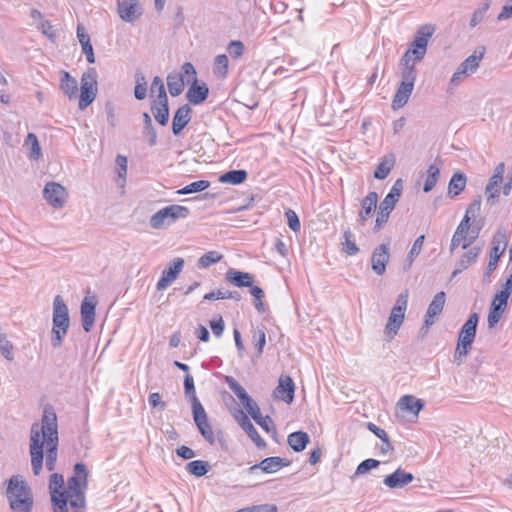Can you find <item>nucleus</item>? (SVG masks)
I'll return each mask as SVG.
<instances>
[{
  "mask_svg": "<svg viewBox=\"0 0 512 512\" xmlns=\"http://www.w3.org/2000/svg\"><path fill=\"white\" fill-rule=\"evenodd\" d=\"M440 175V165L433 163L427 169V175L423 186L425 193L430 192L436 185Z\"/></svg>",
  "mask_w": 512,
  "mask_h": 512,
  "instance_id": "e433bc0d",
  "label": "nucleus"
},
{
  "mask_svg": "<svg viewBox=\"0 0 512 512\" xmlns=\"http://www.w3.org/2000/svg\"><path fill=\"white\" fill-rule=\"evenodd\" d=\"M392 167L393 163H389L386 160L380 162L374 171V177L379 180L385 179L389 175Z\"/></svg>",
  "mask_w": 512,
  "mask_h": 512,
  "instance_id": "13d9d810",
  "label": "nucleus"
},
{
  "mask_svg": "<svg viewBox=\"0 0 512 512\" xmlns=\"http://www.w3.org/2000/svg\"><path fill=\"white\" fill-rule=\"evenodd\" d=\"M184 266L182 258H175L167 268L162 271V275L157 282L156 288L158 291L165 290L172 282H174Z\"/></svg>",
  "mask_w": 512,
  "mask_h": 512,
  "instance_id": "2eb2a0df",
  "label": "nucleus"
},
{
  "mask_svg": "<svg viewBox=\"0 0 512 512\" xmlns=\"http://www.w3.org/2000/svg\"><path fill=\"white\" fill-rule=\"evenodd\" d=\"M118 13L120 18L126 22H133L142 11L138 0H121L118 2Z\"/></svg>",
  "mask_w": 512,
  "mask_h": 512,
  "instance_id": "393cba45",
  "label": "nucleus"
},
{
  "mask_svg": "<svg viewBox=\"0 0 512 512\" xmlns=\"http://www.w3.org/2000/svg\"><path fill=\"white\" fill-rule=\"evenodd\" d=\"M408 305V291L400 293L396 299V303L393 306L391 313L398 314L402 318H405V311Z\"/></svg>",
  "mask_w": 512,
  "mask_h": 512,
  "instance_id": "864d4df0",
  "label": "nucleus"
},
{
  "mask_svg": "<svg viewBox=\"0 0 512 512\" xmlns=\"http://www.w3.org/2000/svg\"><path fill=\"white\" fill-rule=\"evenodd\" d=\"M226 383L239 400H243V398L248 395L246 390L233 377L227 376Z\"/></svg>",
  "mask_w": 512,
  "mask_h": 512,
  "instance_id": "4d7b16f0",
  "label": "nucleus"
},
{
  "mask_svg": "<svg viewBox=\"0 0 512 512\" xmlns=\"http://www.w3.org/2000/svg\"><path fill=\"white\" fill-rule=\"evenodd\" d=\"M285 216L287 218V224H288L289 228L294 232H298L301 228V224H300V220H299V217L296 214V212L292 209H288L285 212Z\"/></svg>",
  "mask_w": 512,
  "mask_h": 512,
  "instance_id": "680f3d73",
  "label": "nucleus"
},
{
  "mask_svg": "<svg viewBox=\"0 0 512 512\" xmlns=\"http://www.w3.org/2000/svg\"><path fill=\"white\" fill-rule=\"evenodd\" d=\"M485 54V47H479L467 57L457 68L450 80L451 85H458L466 76L476 72Z\"/></svg>",
  "mask_w": 512,
  "mask_h": 512,
  "instance_id": "6e6552de",
  "label": "nucleus"
},
{
  "mask_svg": "<svg viewBox=\"0 0 512 512\" xmlns=\"http://www.w3.org/2000/svg\"><path fill=\"white\" fill-rule=\"evenodd\" d=\"M97 95V71L95 68H88L81 76V86L78 106L81 110L86 109Z\"/></svg>",
  "mask_w": 512,
  "mask_h": 512,
  "instance_id": "39448f33",
  "label": "nucleus"
},
{
  "mask_svg": "<svg viewBox=\"0 0 512 512\" xmlns=\"http://www.w3.org/2000/svg\"><path fill=\"white\" fill-rule=\"evenodd\" d=\"M509 275L504 284L501 286V290L498 291L500 294H504L507 297H510L512 292V268H508Z\"/></svg>",
  "mask_w": 512,
  "mask_h": 512,
  "instance_id": "774afa93",
  "label": "nucleus"
},
{
  "mask_svg": "<svg viewBox=\"0 0 512 512\" xmlns=\"http://www.w3.org/2000/svg\"><path fill=\"white\" fill-rule=\"evenodd\" d=\"M136 85L134 88V95L137 100H143L147 96V81L143 73H136Z\"/></svg>",
  "mask_w": 512,
  "mask_h": 512,
  "instance_id": "8fccbe9b",
  "label": "nucleus"
},
{
  "mask_svg": "<svg viewBox=\"0 0 512 512\" xmlns=\"http://www.w3.org/2000/svg\"><path fill=\"white\" fill-rule=\"evenodd\" d=\"M507 242L506 235L502 232H497L492 239V247L489 254V262L483 275V281L490 282L492 273L496 270L500 257L506 250Z\"/></svg>",
  "mask_w": 512,
  "mask_h": 512,
  "instance_id": "1a4fd4ad",
  "label": "nucleus"
},
{
  "mask_svg": "<svg viewBox=\"0 0 512 512\" xmlns=\"http://www.w3.org/2000/svg\"><path fill=\"white\" fill-rule=\"evenodd\" d=\"M225 280L232 285L242 288L253 284V275L248 272H242L235 269H229L225 274Z\"/></svg>",
  "mask_w": 512,
  "mask_h": 512,
  "instance_id": "cd10ccee",
  "label": "nucleus"
},
{
  "mask_svg": "<svg viewBox=\"0 0 512 512\" xmlns=\"http://www.w3.org/2000/svg\"><path fill=\"white\" fill-rule=\"evenodd\" d=\"M25 145L29 148V158L37 161L41 157V148L37 136L29 133L25 139Z\"/></svg>",
  "mask_w": 512,
  "mask_h": 512,
  "instance_id": "37998d69",
  "label": "nucleus"
},
{
  "mask_svg": "<svg viewBox=\"0 0 512 512\" xmlns=\"http://www.w3.org/2000/svg\"><path fill=\"white\" fill-rule=\"evenodd\" d=\"M389 251V244H381L372 253V270L379 276L383 275L386 271V265L390 258Z\"/></svg>",
  "mask_w": 512,
  "mask_h": 512,
  "instance_id": "a211bd4d",
  "label": "nucleus"
},
{
  "mask_svg": "<svg viewBox=\"0 0 512 512\" xmlns=\"http://www.w3.org/2000/svg\"><path fill=\"white\" fill-rule=\"evenodd\" d=\"M295 385L290 376H281L273 394L275 398L290 404L294 400Z\"/></svg>",
  "mask_w": 512,
  "mask_h": 512,
  "instance_id": "4be33fe9",
  "label": "nucleus"
},
{
  "mask_svg": "<svg viewBox=\"0 0 512 512\" xmlns=\"http://www.w3.org/2000/svg\"><path fill=\"white\" fill-rule=\"evenodd\" d=\"M65 497H67V503L69 502L73 509H83L86 505L84 492H77L70 495L66 494Z\"/></svg>",
  "mask_w": 512,
  "mask_h": 512,
  "instance_id": "5fc2aeb1",
  "label": "nucleus"
},
{
  "mask_svg": "<svg viewBox=\"0 0 512 512\" xmlns=\"http://www.w3.org/2000/svg\"><path fill=\"white\" fill-rule=\"evenodd\" d=\"M434 31V25L426 24L422 26L417 31L409 49L404 54H408L409 59L421 61L425 57L427 51L428 39L433 35Z\"/></svg>",
  "mask_w": 512,
  "mask_h": 512,
  "instance_id": "0eeeda50",
  "label": "nucleus"
},
{
  "mask_svg": "<svg viewBox=\"0 0 512 512\" xmlns=\"http://www.w3.org/2000/svg\"><path fill=\"white\" fill-rule=\"evenodd\" d=\"M389 216V213L379 209L373 228L374 232L380 231L386 225L389 220Z\"/></svg>",
  "mask_w": 512,
  "mask_h": 512,
  "instance_id": "0e129e2a",
  "label": "nucleus"
},
{
  "mask_svg": "<svg viewBox=\"0 0 512 512\" xmlns=\"http://www.w3.org/2000/svg\"><path fill=\"white\" fill-rule=\"evenodd\" d=\"M5 495L13 512L32 511L33 496L23 476L13 475L7 480Z\"/></svg>",
  "mask_w": 512,
  "mask_h": 512,
  "instance_id": "f03ea898",
  "label": "nucleus"
},
{
  "mask_svg": "<svg viewBox=\"0 0 512 512\" xmlns=\"http://www.w3.org/2000/svg\"><path fill=\"white\" fill-rule=\"evenodd\" d=\"M244 44L239 40H233L228 44L227 51L234 58H239L243 55Z\"/></svg>",
  "mask_w": 512,
  "mask_h": 512,
  "instance_id": "e2e57ef3",
  "label": "nucleus"
},
{
  "mask_svg": "<svg viewBox=\"0 0 512 512\" xmlns=\"http://www.w3.org/2000/svg\"><path fill=\"white\" fill-rule=\"evenodd\" d=\"M508 299L509 297L498 292L494 295L487 319L490 328H493L500 321L507 308Z\"/></svg>",
  "mask_w": 512,
  "mask_h": 512,
  "instance_id": "f3484780",
  "label": "nucleus"
},
{
  "mask_svg": "<svg viewBox=\"0 0 512 512\" xmlns=\"http://www.w3.org/2000/svg\"><path fill=\"white\" fill-rule=\"evenodd\" d=\"M194 422L203 436V438L210 444L215 443V435L211 425L208 422V417L199 399H194V410L192 411Z\"/></svg>",
  "mask_w": 512,
  "mask_h": 512,
  "instance_id": "9b49d317",
  "label": "nucleus"
},
{
  "mask_svg": "<svg viewBox=\"0 0 512 512\" xmlns=\"http://www.w3.org/2000/svg\"><path fill=\"white\" fill-rule=\"evenodd\" d=\"M152 101H167L166 89L163 80L159 76H155L152 80L150 87Z\"/></svg>",
  "mask_w": 512,
  "mask_h": 512,
  "instance_id": "c9c22d12",
  "label": "nucleus"
},
{
  "mask_svg": "<svg viewBox=\"0 0 512 512\" xmlns=\"http://www.w3.org/2000/svg\"><path fill=\"white\" fill-rule=\"evenodd\" d=\"M402 191H403V181H402V179H397L394 182L391 190L389 191V193L386 196L391 199H394L396 201H399Z\"/></svg>",
  "mask_w": 512,
  "mask_h": 512,
  "instance_id": "69168bd1",
  "label": "nucleus"
},
{
  "mask_svg": "<svg viewBox=\"0 0 512 512\" xmlns=\"http://www.w3.org/2000/svg\"><path fill=\"white\" fill-rule=\"evenodd\" d=\"M60 89L68 96L69 99L76 98L78 96V82L70 75L67 71L61 72Z\"/></svg>",
  "mask_w": 512,
  "mask_h": 512,
  "instance_id": "c756f323",
  "label": "nucleus"
},
{
  "mask_svg": "<svg viewBox=\"0 0 512 512\" xmlns=\"http://www.w3.org/2000/svg\"><path fill=\"white\" fill-rule=\"evenodd\" d=\"M248 173L246 170H230L219 177L221 183H229L232 185H239L247 179Z\"/></svg>",
  "mask_w": 512,
  "mask_h": 512,
  "instance_id": "f704fd0d",
  "label": "nucleus"
},
{
  "mask_svg": "<svg viewBox=\"0 0 512 512\" xmlns=\"http://www.w3.org/2000/svg\"><path fill=\"white\" fill-rule=\"evenodd\" d=\"M412 91L413 87L400 84L392 102L393 108L403 107L407 103Z\"/></svg>",
  "mask_w": 512,
  "mask_h": 512,
  "instance_id": "4c0bfd02",
  "label": "nucleus"
},
{
  "mask_svg": "<svg viewBox=\"0 0 512 512\" xmlns=\"http://www.w3.org/2000/svg\"><path fill=\"white\" fill-rule=\"evenodd\" d=\"M414 480V475L406 472L401 467L397 468L393 473L387 475L383 479L384 485L391 489L403 488Z\"/></svg>",
  "mask_w": 512,
  "mask_h": 512,
  "instance_id": "6ab92c4d",
  "label": "nucleus"
},
{
  "mask_svg": "<svg viewBox=\"0 0 512 512\" xmlns=\"http://www.w3.org/2000/svg\"><path fill=\"white\" fill-rule=\"evenodd\" d=\"M235 419L238 421L241 428L247 433V435L251 438V440L256 444L258 448H264L266 446L265 441L258 434L255 426L252 424L248 416L242 410L238 411L237 415H235Z\"/></svg>",
  "mask_w": 512,
  "mask_h": 512,
  "instance_id": "b1692460",
  "label": "nucleus"
},
{
  "mask_svg": "<svg viewBox=\"0 0 512 512\" xmlns=\"http://www.w3.org/2000/svg\"><path fill=\"white\" fill-rule=\"evenodd\" d=\"M344 242H342V250L350 256L356 255L359 252V248L355 243L354 234L350 229H347L343 233Z\"/></svg>",
  "mask_w": 512,
  "mask_h": 512,
  "instance_id": "a18cd8bd",
  "label": "nucleus"
},
{
  "mask_svg": "<svg viewBox=\"0 0 512 512\" xmlns=\"http://www.w3.org/2000/svg\"><path fill=\"white\" fill-rule=\"evenodd\" d=\"M88 471L83 463H76L74 466V476L68 479V489L65 490V495L74 494L77 492H84L82 489L87 487Z\"/></svg>",
  "mask_w": 512,
  "mask_h": 512,
  "instance_id": "dca6fc26",
  "label": "nucleus"
},
{
  "mask_svg": "<svg viewBox=\"0 0 512 512\" xmlns=\"http://www.w3.org/2000/svg\"><path fill=\"white\" fill-rule=\"evenodd\" d=\"M191 108L188 104H184L177 109L172 120L171 128H185L191 117Z\"/></svg>",
  "mask_w": 512,
  "mask_h": 512,
  "instance_id": "72a5a7b5",
  "label": "nucleus"
},
{
  "mask_svg": "<svg viewBox=\"0 0 512 512\" xmlns=\"http://www.w3.org/2000/svg\"><path fill=\"white\" fill-rule=\"evenodd\" d=\"M116 163V172L118 178L116 180L119 187H124L126 183V173H127V158L122 155H118L115 160Z\"/></svg>",
  "mask_w": 512,
  "mask_h": 512,
  "instance_id": "de8ad7c7",
  "label": "nucleus"
},
{
  "mask_svg": "<svg viewBox=\"0 0 512 512\" xmlns=\"http://www.w3.org/2000/svg\"><path fill=\"white\" fill-rule=\"evenodd\" d=\"M397 406L402 411H406L413 414L414 416H418L419 412L424 407V401L417 399L413 395H404L398 400Z\"/></svg>",
  "mask_w": 512,
  "mask_h": 512,
  "instance_id": "c85d7f7f",
  "label": "nucleus"
},
{
  "mask_svg": "<svg viewBox=\"0 0 512 512\" xmlns=\"http://www.w3.org/2000/svg\"><path fill=\"white\" fill-rule=\"evenodd\" d=\"M64 478L61 474L53 473L49 480L51 502L54 512H68L67 497H65Z\"/></svg>",
  "mask_w": 512,
  "mask_h": 512,
  "instance_id": "9d476101",
  "label": "nucleus"
},
{
  "mask_svg": "<svg viewBox=\"0 0 512 512\" xmlns=\"http://www.w3.org/2000/svg\"><path fill=\"white\" fill-rule=\"evenodd\" d=\"M196 70L192 63L185 62L180 72H171L167 76V86L171 96H179L183 90L185 83L191 82V78H195Z\"/></svg>",
  "mask_w": 512,
  "mask_h": 512,
  "instance_id": "423d86ee",
  "label": "nucleus"
},
{
  "mask_svg": "<svg viewBox=\"0 0 512 512\" xmlns=\"http://www.w3.org/2000/svg\"><path fill=\"white\" fill-rule=\"evenodd\" d=\"M291 464L290 460L281 458L278 456L267 457L257 464H254L248 468V473L253 475L259 470L263 473L272 474L276 473L283 467H287Z\"/></svg>",
  "mask_w": 512,
  "mask_h": 512,
  "instance_id": "4468645a",
  "label": "nucleus"
},
{
  "mask_svg": "<svg viewBox=\"0 0 512 512\" xmlns=\"http://www.w3.org/2000/svg\"><path fill=\"white\" fill-rule=\"evenodd\" d=\"M43 197L54 209H61L67 202L68 192L61 184L48 182L43 189Z\"/></svg>",
  "mask_w": 512,
  "mask_h": 512,
  "instance_id": "f8f14e48",
  "label": "nucleus"
},
{
  "mask_svg": "<svg viewBox=\"0 0 512 512\" xmlns=\"http://www.w3.org/2000/svg\"><path fill=\"white\" fill-rule=\"evenodd\" d=\"M252 343L257 351V356H261L266 344V334L263 329L257 328L252 331Z\"/></svg>",
  "mask_w": 512,
  "mask_h": 512,
  "instance_id": "3c124183",
  "label": "nucleus"
},
{
  "mask_svg": "<svg viewBox=\"0 0 512 512\" xmlns=\"http://www.w3.org/2000/svg\"><path fill=\"white\" fill-rule=\"evenodd\" d=\"M222 257V254L217 251H209L199 258L197 266L201 269L208 268L211 265L218 263Z\"/></svg>",
  "mask_w": 512,
  "mask_h": 512,
  "instance_id": "09e8293b",
  "label": "nucleus"
},
{
  "mask_svg": "<svg viewBox=\"0 0 512 512\" xmlns=\"http://www.w3.org/2000/svg\"><path fill=\"white\" fill-rule=\"evenodd\" d=\"M70 326L68 307L62 298L57 295L53 300V318L51 330V344L54 348L62 345Z\"/></svg>",
  "mask_w": 512,
  "mask_h": 512,
  "instance_id": "7ed1b4c3",
  "label": "nucleus"
},
{
  "mask_svg": "<svg viewBox=\"0 0 512 512\" xmlns=\"http://www.w3.org/2000/svg\"><path fill=\"white\" fill-rule=\"evenodd\" d=\"M403 321H404V318H402L398 314L390 313L387 324L385 326V334L389 338H393L397 334L398 330L400 329Z\"/></svg>",
  "mask_w": 512,
  "mask_h": 512,
  "instance_id": "c03bdc74",
  "label": "nucleus"
},
{
  "mask_svg": "<svg viewBox=\"0 0 512 512\" xmlns=\"http://www.w3.org/2000/svg\"><path fill=\"white\" fill-rule=\"evenodd\" d=\"M184 393L190 398L192 411L194 410V399H198L195 393L194 379L190 374H186L184 378Z\"/></svg>",
  "mask_w": 512,
  "mask_h": 512,
  "instance_id": "6e6d98bb",
  "label": "nucleus"
},
{
  "mask_svg": "<svg viewBox=\"0 0 512 512\" xmlns=\"http://www.w3.org/2000/svg\"><path fill=\"white\" fill-rule=\"evenodd\" d=\"M481 252L480 247H472L468 252L464 253L460 260L456 263V269L452 273V277H455L459 273L463 272L470 265L474 264Z\"/></svg>",
  "mask_w": 512,
  "mask_h": 512,
  "instance_id": "7c9ffc66",
  "label": "nucleus"
},
{
  "mask_svg": "<svg viewBox=\"0 0 512 512\" xmlns=\"http://www.w3.org/2000/svg\"><path fill=\"white\" fill-rule=\"evenodd\" d=\"M378 202V194L374 191L369 192L361 201V210L357 216V223L361 226L375 212Z\"/></svg>",
  "mask_w": 512,
  "mask_h": 512,
  "instance_id": "412c9836",
  "label": "nucleus"
},
{
  "mask_svg": "<svg viewBox=\"0 0 512 512\" xmlns=\"http://www.w3.org/2000/svg\"><path fill=\"white\" fill-rule=\"evenodd\" d=\"M310 438L306 432L296 431L288 435L287 443L288 445L295 451L301 452L303 451L307 444L309 443Z\"/></svg>",
  "mask_w": 512,
  "mask_h": 512,
  "instance_id": "473e14b6",
  "label": "nucleus"
},
{
  "mask_svg": "<svg viewBox=\"0 0 512 512\" xmlns=\"http://www.w3.org/2000/svg\"><path fill=\"white\" fill-rule=\"evenodd\" d=\"M228 57L225 54L217 55L214 59L213 73L218 78L226 77L228 73Z\"/></svg>",
  "mask_w": 512,
  "mask_h": 512,
  "instance_id": "79ce46f5",
  "label": "nucleus"
},
{
  "mask_svg": "<svg viewBox=\"0 0 512 512\" xmlns=\"http://www.w3.org/2000/svg\"><path fill=\"white\" fill-rule=\"evenodd\" d=\"M186 470L193 476L202 477L210 470V465L207 461L194 460L186 465Z\"/></svg>",
  "mask_w": 512,
  "mask_h": 512,
  "instance_id": "ea45409f",
  "label": "nucleus"
},
{
  "mask_svg": "<svg viewBox=\"0 0 512 512\" xmlns=\"http://www.w3.org/2000/svg\"><path fill=\"white\" fill-rule=\"evenodd\" d=\"M413 59H409L408 54H404L400 60V70L402 81L400 84L408 85L414 88V82L416 80L417 72L415 69V63Z\"/></svg>",
  "mask_w": 512,
  "mask_h": 512,
  "instance_id": "a878e982",
  "label": "nucleus"
},
{
  "mask_svg": "<svg viewBox=\"0 0 512 512\" xmlns=\"http://www.w3.org/2000/svg\"><path fill=\"white\" fill-rule=\"evenodd\" d=\"M151 112L155 121L160 126H165L169 120V107L167 101H152Z\"/></svg>",
  "mask_w": 512,
  "mask_h": 512,
  "instance_id": "2f4dec72",
  "label": "nucleus"
},
{
  "mask_svg": "<svg viewBox=\"0 0 512 512\" xmlns=\"http://www.w3.org/2000/svg\"><path fill=\"white\" fill-rule=\"evenodd\" d=\"M446 295L443 291L438 292L434 297L431 303L428 306L424 326L429 328L435 322V318L440 315L443 311L445 305Z\"/></svg>",
  "mask_w": 512,
  "mask_h": 512,
  "instance_id": "5701e85b",
  "label": "nucleus"
},
{
  "mask_svg": "<svg viewBox=\"0 0 512 512\" xmlns=\"http://www.w3.org/2000/svg\"><path fill=\"white\" fill-rule=\"evenodd\" d=\"M58 426L57 416L51 406H46L41 420V427L33 424L30 435V455L33 473L39 475L43 466V448L46 444L45 466L53 471L56 467L58 456Z\"/></svg>",
  "mask_w": 512,
  "mask_h": 512,
  "instance_id": "f257e3e1",
  "label": "nucleus"
},
{
  "mask_svg": "<svg viewBox=\"0 0 512 512\" xmlns=\"http://www.w3.org/2000/svg\"><path fill=\"white\" fill-rule=\"evenodd\" d=\"M0 350L2 355L9 361L13 360V346L5 335L0 334Z\"/></svg>",
  "mask_w": 512,
  "mask_h": 512,
  "instance_id": "bf43d9fd",
  "label": "nucleus"
},
{
  "mask_svg": "<svg viewBox=\"0 0 512 512\" xmlns=\"http://www.w3.org/2000/svg\"><path fill=\"white\" fill-rule=\"evenodd\" d=\"M466 186V176L463 173H454L450 179L448 191L454 196L459 195Z\"/></svg>",
  "mask_w": 512,
  "mask_h": 512,
  "instance_id": "58836bf2",
  "label": "nucleus"
},
{
  "mask_svg": "<svg viewBox=\"0 0 512 512\" xmlns=\"http://www.w3.org/2000/svg\"><path fill=\"white\" fill-rule=\"evenodd\" d=\"M424 240H425L424 235H420L416 238V240L414 241V243L407 255V258L405 260L406 267H410L411 264L413 263L414 259L420 254L422 247H423Z\"/></svg>",
  "mask_w": 512,
  "mask_h": 512,
  "instance_id": "603ef678",
  "label": "nucleus"
},
{
  "mask_svg": "<svg viewBox=\"0 0 512 512\" xmlns=\"http://www.w3.org/2000/svg\"><path fill=\"white\" fill-rule=\"evenodd\" d=\"M190 210L182 205L173 204L166 206L154 213L149 220L153 229H162L171 226L179 219H185L189 216Z\"/></svg>",
  "mask_w": 512,
  "mask_h": 512,
  "instance_id": "20e7f679",
  "label": "nucleus"
},
{
  "mask_svg": "<svg viewBox=\"0 0 512 512\" xmlns=\"http://www.w3.org/2000/svg\"><path fill=\"white\" fill-rule=\"evenodd\" d=\"M480 210H481V199L479 197L478 199H475L473 202H471L469 204V206L466 209L465 215L474 219L480 213Z\"/></svg>",
  "mask_w": 512,
  "mask_h": 512,
  "instance_id": "338daca9",
  "label": "nucleus"
},
{
  "mask_svg": "<svg viewBox=\"0 0 512 512\" xmlns=\"http://www.w3.org/2000/svg\"><path fill=\"white\" fill-rule=\"evenodd\" d=\"M479 315L474 312L470 314L469 318L460 329L458 341L459 346L465 353L466 348H471L476 337Z\"/></svg>",
  "mask_w": 512,
  "mask_h": 512,
  "instance_id": "ddd939ff",
  "label": "nucleus"
},
{
  "mask_svg": "<svg viewBox=\"0 0 512 512\" xmlns=\"http://www.w3.org/2000/svg\"><path fill=\"white\" fill-rule=\"evenodd\" d=\"M96 304L97 303L93 297L92 298L85 297L82 300L81 307H80V313H81L82 327L85 332H90L94 326Z\"/></svg>",
  "mask_w": 512,
  "mask_h": 512,
  "instance_id": "aec40b11",
  "label": "nucleus"
},
{
  "mask_svg": "<svg viewBox=\"0 0 512 512\" xmlns=\"http://www.w3.org/2000/svg\"><path fill=\"white\" fill-rule=\"evenodd\" d=\"M210 186V182L207 180H198L195 182H192L185 187L179 189L177 191V194L179 195H187V194H193L198 193L206 190Z\"/></svg>",
  "mask_w": 512,
  "mask_h": 512,
  "instance_id": "49530a36",
  "label": "nucleus"
},
{
  "mask_svg": "<svg viewBox=\"0 0 512 512\" xmlns=\"http://www.w3.org/2000/svg\"><path fill=\"white\" fill-rule=\"evenodd\" d=\"M379 465H380V462L376 459H372V458L366 459L358 465L355 474L356 475L365 474L368 471H370L371 469L377 468Z\"/></svg>",
  "mask_w": 512,
  "mask_h": 512,
  "instance_id": "052dcab7",
  "label": "nucleus"
},
{
  "mask_svg": "<svg viewBox=\"0 0 512 512\" xmlns=\"http://www.w3.org/2000/svg\"><path fill=\"white\" fill-rule=\"evenodd\" d=\"M501 182V179H495L494 176L490 177L489 182L485 188V196L489 204H494L499 197L500 190L498 186Z\"/></svg>",
  "mask_w": 512,
  "mask_h": 512,
  "instance_id": "a19ab883",
  "label": "nucleus"
},
{
  "mask_svg": "<svg viewBox=\"0 0 512 512\" xmlns=\"http://www.w3.org/2000/svg\"><path fill=\"white\" fill-rule=\"evenodd\" d=\"M191 81L192 85L186 93V98L189 103L198 105L207 99L209 88L205 83L199 84L196 76L195 78H191Z\"/></svg>",
  "mask_w": 512,
  "mask_h": 512,
  "instance_id": "bb28decb",
  "label": "nucleus"
}]
</instances>
